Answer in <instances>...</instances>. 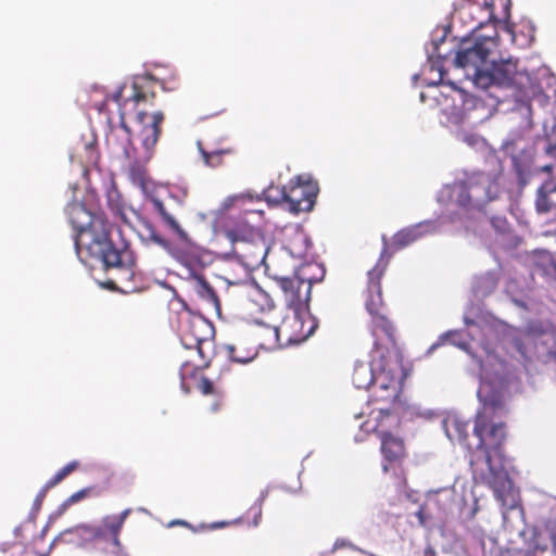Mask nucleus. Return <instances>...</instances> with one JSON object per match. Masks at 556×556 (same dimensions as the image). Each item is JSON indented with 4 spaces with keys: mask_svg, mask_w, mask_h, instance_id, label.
<instances>
[{
    "mask_svg": "<svg viewBox=\"0 0 556 556\" xmlns=\"http://www.w3.org/2000/svg\"><path fill=\"white\" fill-rule=\"evenodd\" d=\"M68 220L76 229L74 244L81 262H99L105 268H119L132 274L135 257L129 242L117 229L118 239L112 238V225L103 212H90L84 203L71 202L66 206Z\"/></svg>",
    "mask_w": 556,
    "mask_h": 556,
    "instance_id": "obj_1",
    "label": "nucleus"
},
{
    "mask_svg": "<svg viewBox=\"0 0 556 556\" xmlns=\"http://www.w3.org/2000/svg\"><path fill=\"white\" fill-rule=\"evenodd\" d=\"M265 214L263 210L245 208L236 225L227 229L226 238L231 243V253L244 267L257 269L262 265L269 273L271 268L269 247L264 235Z\"/></svg>",
    "mask_w": 556,
    "mask_h": 556,
    "instance_id": "obj_2",
    "label": "nucleus"
},
{
    "mask_svg": "<svg viewBox=\"0 0 556 556\" xmlns=\"http://www.w3.org/2000/svg\"><path fill=\"white\" fill-rule=\"evenodd\" d=\"M486 429L488 425L485 416L478 414L473 426V433L478 438L477 452L471 455L469 463L473 472L478 470L477 466L480 462L485 464L491 476L488 483L493 490L496 500L500 501L502 505L513 508L514 504L507 502V498L511 495L513 491L511 480L505 470H496L492 466L491 457L492 452L496 454L501 453L506 439L505 425L494 424L489 429L488 435L484 437Z\"/></svg>",
    "mask_w": 556,
    "mask_h": 556,
    "instance_id": "obj_3",
    "label": "nucleus"
},
{
    "mask_svg": "<svg viewBox=\"0 0 556 556\" xmlns=\"http://www.w3.org/2000/svg\"><path fill=\"white\" fill-rule=\"evenodd\" d=\"M397 418L386 407H375L368 413L359 428L365 433H376L380 440V452L383 457L382 470L388 472L390 466L402 467L407 457L404 440L394 435L391 429L397 426Z\"/></svg>",
    "mask_w": 556,
    "mask_h": 556,
    "instance_id": "obj_4",
    "label": "nucleus"
},
{
    "mask_svg": "<svg viewBox=\"0 0 556 556\" xmlns=\"http://www.w3.org/2000/svg\"><path fill=\"white\" fill-rule=\"evenodd\" d=\"M501 194L500 176L493 173L475 172L458 180L452 188L456 204L465 210H481Z\"/></svg>",
    "mask_w": 556,
    "mask_h": 556,
    "instance_id": "obj_5",
    "label": "nucleus"
},
{
    "mask_svg": "<svg viewBox=\"0 0 556 556\" xmlns=\"http://www.w3.org/2000/svg\"><path fill=\"white\" fill-rule=\"evenodd\" d=\"M492 85L513 89L516 98L527 96L533 87L531 76L520 71L518 61L511 58L491 62L485 74L478 75V87L486 89Z\"/></svg>",
    "mask_w": 556,
    "mask_h": 556,
    "instance_id": "obj_6",
    "label": "nucleus"
},
{
    "mask_svg": "<svg viewBox=\"0 0 556 556\" xmlns=\"http://www.w3.org/2000/svg\"><path fill=\"white\" fill-rule=\"evenodd\" d=\"M178 332L182 345L189 350H197L207 366L213 349V324L202 315L186 312L179 317Z\"/></svg>",
    "mask_w": 556,
    "mask_h": 556,
    "instance_id": "obj_7",
    "label": "nucleus"
},
{
    "mask_svg": "<svg viewBox=\"0 0 556 556\" xmlns=\"http://www.w3.org/2000/svg\"><path fill=\"white\" fill-rule=\"evenodd\" d=\"M368 329L374 340L371 352L375 364L381 366L383 362H402L396 328L387 313L371 316Z\"/></svg>",
    "mask_w": 556,
    "mask_h": 556,
    "instance_id": "obj_8",
    "label": "nucleus"
},
{
    "mask_svg": "<svg viewBox=\"0 0 556 556\" xmlns=\"http://www.w3.org/2000/svg\"><path fill=\"white\" fill-rule=\"evenodd\" d=\"M378 376L376 383L372 386L371 402L375 404H386V408L390 412L389 405L394 404L401 394L404 370L402 362H383L381 366L376 364Z\"/></svg>",
    "mask_w": 556,
    "mask_h": 556,
    "instance_id": "obj_9",
    "label": "nucleus"
},
{
    "mask_svg": "<svg viewBox=\"0 0 556 556\" xmlns=\"http://www.w3.org/2000/svg\"><path fill=\"white\" fill-rule=\"evenodd\" d=\"M281 289L285 300L294 311L306 308L311 301V291L313 281L300 275L292 277L280 275L278 273L269 274Z\"/></svg>",
    "mask_w": 556,
    "mask_h": 556,
    "instance_id": "obj_10",
    "label": "nucleus"
},
{
    "mask_svg": "<svg viewBox=\"0 0 556 556\" xmlns=\"http://www.w3.org/2000/svg\"><path fill=\"white\" fill-rule=\"evenodd\" d=\"M389 258L390 255H388V248L384 247L380 258L367 274L368 281L365 307L370 317L381 313H387L386 304L382 299L381 279L387 270Z\"/></svg>",
    "mask_w": 556,
    "mask_h": 556,
    "instance_id": "obj_11",
    "label": "nucleus"
},
{
    "mask_svg": "<svg viewBox=\"0 0 556 556\" xmlns=\"http://www.w3.org/2000/svg\"><path fill=\"white\" fill-rule=\"evenodd\" d=\"M319 188L317 182L303 180L300 176L285 186V197L288 210L298 214L313 210Z\"/></svg>",
    "mask_w": 556,
    "mask_h": 556,
    "instance_id": "obj_12",
    "label": "nucleus"
},
{
    "mask_svg": "<svg viewBox=\"0 0 556 556\" xmlns=\"http://www.w3.org/2000/svg\"><path fill=\"white\" fill-rule=\"evenodd\" d=\"M164 113L156 111L153 113L138 112L136 121L140 125L138 137L142 147L141 157L149 162L155 151L156 143L162 135V125L164 123Z\"/></svg>",
    "mask_w": 556,
    "mask_h": 556,
    "instance_id": "obj_13",
    "label": "nucleus"
},
{
    "mask_svg": "<svg viewBox=\"0 0 556 556\" xmlns=\"http://www.w3.org/2000/svg\"><path fill=\"white\" fill-rule=\"evenodd\" d=\"M490 43L491 39L482 38L477 40L470 48L460 50L455 58V64L467 71H472L473 81L477 85V78L480 74H485L490 63Z\"/></svg>",
    "mask_w": 556,
    "mask_h": 556,
    "instance_id": "obj_14",
    "label": "nucleus"
},
{
    "mask_svg": "<svg viewBox=\"0 0 556 556\" xmlns=\"http://www.w3.org/2000/svg\"><path fill=\"white\" fill-rule=\"evenodd\" d=\"M295 312L292 318L283 321L282 330L288 333V342L301 343L314 333L318 327V323L316 318L308 313L300 314V311Z\"/></svg>",
    "mask_w": 556,
    "mask_h": 556,
    "instance_id": "obj_15",
    "label": "nucleus"
},
{
    "mask_svg": "<svg viewBox=\"0 0 556 556\" xmlns=\"http://www.w3.org/2000/svg\"><path fill=\"white\" fill-rule=\"evenodd\" d=\"M466 546L470 551L469 556H498L506 551H513L514 556L519 554L518 549H503L494 536L485 534L482 530L472 531Z\"/></svg>",
    "mask_w": 556,
    "mask_h": 556,
    "instance_id": "obj_16",
    "label": "nucleus"
},
{
    "mask_svg": "<svg viewBox=\"0 0 556 556\" xmlns=\"http://www.w3.org/2000/svg\"><path fill=\"white\" fill-rule=\"evenodd\" d=\"M263 341H252L249 331L241 333L233 343L226 345V351L230 359L240 364H247L253 361L257 353L260 345Z\"/></svg>",
    "mask_w": 556,
    "mask_h": 556,
    "instance_id": "obj_17",
    "label": "nucleus"
},
{
    "mask_svg": "<svg viewBox=\"0 0 556 556\" xmlns=\"http://www.w3.org/2000/svg\"><path fill=\"white\" fill-rule=\"evenodd\" d=\"M534 206L538 214L553 213L556 223V181L552 178L543 181L536 189Z\"/></svg>",
    "mask_w": 556,
    "mask_h": 556,
    "instance_id": "obj_18",
    "label": "nucleus"
},
{
    "mask_svg": "<svg viewBox=\"0 0 556 556\" xmlns=\"http://www.w3.org/2000/svg\"><path fill=\"white\" fill-rule=\"evenodd\" d=\"M431 228L430 222H422L399 230L392 237L391 247L402 250L422 238Z\"/></svg>",
    "mask_w": 556,
    "mask_h": 556,
    "instance_id": "obj_19",
    "label": "nucleus"
},
{
    "mask_svg": "<svg viewBox=\"0 0 556 556\" xmlns=\"http://www.w3.org/2000/svg\"><path fill=\"white\" fill-rule=\"evenodd\" d=\"M251 334L252 341H263L260 348L269 349L276 344H279L280 333L283 332L282 327L268 325L264 321L255 320L254 325L248 329Z\"/></svg>",
    "mask_w": 556,
    "mask_h": 556,
    "instance_id": "obj_20",
    "label": "nucleus"
},
{
    "mask_svg": "<svg viewBox=\"0 0 556 556\" xmlns=\"http://www.w3.org/2000/svg\"><path fill=\"white\" fill-rule=\"evenodd\" d=\"M370 363H357L352 374V381L357 389H368L376 383L378 368L375 364V355L370 353Z\"/></svg>",
    "mask_w": 556,
    "mask_h": 556,
    "instance_id": "obj_21",
    "label": "nucleus"
},
{
    "mask_svg": "<svg viewBox=\"0 0 556 556\" xmlns=\"http://www.w3.org/2000/svg\"><path fill=\"white\" fill-rule=\"evenodd\" d=\"M197 144L204 164L211 168L224 166L227 159L235 154V149L231 147H204L201 141H198Z\"/></svg>",
    "mask_w": 556,
    "mask_h": 556,
    "instance_id": "obj_22",
    "label": "nucleus"
},
{
    "mask_svg": "<svg viewBox=\"0 0 556 556\" xmlns=\"http://www.w3.org/2000/svg\"><path fill=\"white\" fill-rule=\"evenodd\" d=\"M445 433L452 441H457L469 451L471 446L468 443V422L460 420L457 417H447L444 422Z\"/></svg>",
    "mask_w": 556,
    "mask_h": 556,
    "instance_id": "obj_23",
    "label": "nucleus"
},
{
    "mask_svg": "<svg viewBox=\"0 0 556 556\" xmlns=\"http://www.w3.org/2000/svg\"><path fill=\"white\" fill-rule=\"evenodd\" d=\"M150 201L153 210L161 216L163 223L179 238L186 239V231L181 228L174 214L168 210L166 203L156 197H152Z\"/></svg>",
    "mask_w": 556,
    "mask_h": 556,
    "instance_id": "obj_24",
    "label": "nucleus"
},
{
    "mask_svg": "<svg viewBox=\"0 0 556 556\" xmlns=\"http://www.w3.org/2000/svg\"><path fill=\"white\" fill-rule=\"evenodd\" d=\"M134 161L129 164L127 175L129 180L143 191H146L151 182L144 160Z\"/></svg>",
    "mask_w": 556,
    "mask_h": 556,
    "instance_id": "obj_25",
    "label": "nucleus"
},
{
    "mask_svg": "<svg viewBox=\"0 0 556 556\" xmlns=\"http://www.w3.org/2000/svg\"><path fill=\"white\" fill-rule=\"evenodd\" d=\"M193 288L197 294L213 308L219 307V300L214 288L205 280L202 275H194Z\"/></svg>",
    "mask_w": 556,
    "mask_h": 556,
    "instance_id": "obj_26",
    "label": "nucleus"
},
{
    "mask_svg": "<svg viewBox=\"0 0 556 556\" xmlns=\"http://www.w3.org/2000/svg\"><path fill=\"white\" fill-rule=\"evenodd\" d=\"M478 393L484 402V405L490 406L493 409L502 408L504 406L503 393L497 390L492 391L489 382H482Z\"/></svg>",
    "mask_w": 556,
    "mask_h": 556,
    "instance_id": "obj_27",
    "label": "nucleus"
},
{
    "mask_svg": "<svg viewBox=\"0 0 556 556\" xmlns=\"http://www.w3.org/2000/svg\"><path fill=\"white\" fill-rule=\"evenodd\" d=\"M106 202L112 213L123 222H126L125 203L121 192L114 185L106 190Z\"/></svg>",
    "mask_w": 556,
    "mask_h": 556,
    "instance_id": "obj_28",
    "label": "nucleus"
},
{
    "mask_svg": "<svg viewBox=\"0 0 556 556\" xmlns=\"http://www.w3.org/2000/svg\"><path fill=\"white\" fill-rule=\"evenodd\" d=\"M79 467V462L72 460L61 468L51 479H49L41 489V495L46 496L47 492L62 482L67 476L74 472Z\"/></svg>",
    "mask_w": 556,
    "mask_h": 556,
    "instance_id": "obj_29",
    "label": "nucleus"
},
{
    "mask_svg": "<svg viewBox=\"0 0 556 556\" xmlns=\"http://www.w3.org/2000/svg\"><path fill=\"white\" fill-rule=\"evenodd\" d=\"M150 83V79H144L142 81L135 80L131 84V93L129 96V101L135 102L136 104L147 101L149 96L151 98L155 97V93L153 91L148 92V84Z\"/></svg>",
    "mask_w": 556,
    "mask_h": 556,
    "instance_id": "obj_30",
    "label": "nucleus"
},
{
    "mask_svg": "<svg viewBox=\"0 0 556 556\" xmlns=\"http://www.w3.org/2000/svg\"><path fill=\"white\" fill-rule=\"evenodd\" d=\"M84 154L81 155L84 167H96L100 161V153L98 151L97 141L92 140L83 144Z\"/></svg>",
    "mask_w": 556,
    "mask_h": 556,
    "instance_id": "obj_31",
    "label": "nucleus"
},
{
    "mask_svg": "<svg viewBox=\"0 0 556 556\" xmlns=\"http://www.w3.org/2000/svg\"><path fill=\"white\" fill-rule=\"evenodd\" d=\"M531 543L534 549L540 552H545L548 549V546L551 544V539L547 534V531L544 527V525L540 527H535L533 529V535L531 539Z\"/></svg>",
    "mask_w": 556,
    "mask_h": 556,
    "instance_id": "obj_32",
    "label": "nucleus"
},
{
    "mask_svg": "<svg viewBox=\"0 0 556 556\" xmlns=\"http://www.w3.org/2000/svg\"><path fill=\"white\" fill-rule=\"evenodd\" d=\"M263 194L269 204L278 205L286 203L285 186L280 188L278 186L270 185L264 190Z\"/></svg>",
    "mask_w": 556,
    "mask_h": 556,
    "instance_id": "obj_33",
    "label": "nucleus"
},
{
    "mask_svg": "<svg viewBox=\"0 0 556 556\" xmlns=\"http://www.w3.org/2000/svg\"><path fill=\"white\" fill-rule=\"evenodd\" d=\"M197 389L203 394V395H213L215 397H222L223 392L213 383L212 380H210L205 376H201L198 383Z\"/></svg>",
    "mask_w": 556,
    "mask_h": 556,
    "instance_id": "obj_34",
    "label": "nucleus"
},
{
    "mask_svg": "<svg viewBox=\"0 0 556 556\" xmlns=\"http://www.w3.org/2000/svg\"><path fill=\"white\" fill-rule=\"evenodd\" d=\"M513 169L516 173L518 180L525 185L530 175L529 167L522 164L518 157H513Z\"/></svg>",
    "mask_w": 556,
    "mask_h": 556,
    "instance_id": "obj_35",
    "label": "nucleus"
},
{
    "mask_svg": "<svg viewBox=\"0 0 556 556\" xmlns=\"http://www.w3.org/2000/svg\"><path fill=\"white\" fill-rule=\"evenodd\" d=\"M547 534L551 539V544L553 547L554 553L556 554V517L555 518H548L543 522Z\"/></svg>",
    "mask_w": 556,
    "mask_h": 556,
    "instance_id": "obj_36",
    "label": "nucleus"
},
{
    "mask_svg": "<svg viewBox=\"0 0 556 556\" xmlns=\"http://www.w3.org/2000/svg\"><path fill=\"white\" fill-rule=\"evenodd\" d=\"M125 85H122L118 87V89L111 96V99L117 103L118 108L122 110L126 103L129 101V97L125 98L123 96Z\"/></svg>",
    "mask_w": 556,
    "mask_h": 556,
    "instance_id": "obj_37",
    "label": "nucleus"
},
{
    "mask_svg": "<svg viewBox=\"0 0 556 556\" xmlns=\"http://www.w3.org/2000/svg\"><path fill=\"white\" fill-rule=\"evenodd\" d=\"M87 492H88L87 490H80V491H78V492H76V493L72 494V495L70 496L68 501H70L71 503H76V502H78V501L83 500V498L87 495Z\"/></svg>",
    "mask_w": 556,
    "mask_h": 556,
    "instance_id": "obj_38",
    "label": "nucleus"
},
{
    "mask_svg": "<svg viewBox=\"0 0 556 556\" xmlns=\"http://www.w3.org/2000/svg\"><path fill=\"white\" fill-rule=\"evenodd\" d=\"M229 522L227 521H222V522H214V523H211L208 526H202L203 529H217V528H223V527H226L228 526Z\"/></svg>",
    "mask_w": 556,
    "mask_h": 556,
    "instance_id": "obj_39",
    "label": "nucleus"
},
{
    "mask_svg": "<svg viewBox=\"0 0 556 556\" xmlns=\"http://www.w3.org/2000/svg\"><path fill=\"white\" fill-rule=\"evenodd\" d=\"M422 556H438L434 548L432 546H427L425 549H424V553H422Z\"/></svg>",
    "mask_w": 556,
    "mask_h": 556,
    "instance_id": "obj_40",
    "label": "nucleus"
},
{
    "mask_svg": "<svg viewBox=\"0 0 556 556\" xmlns=\"http://www.w3.org/2000/svg\"><path fill=\"white\" fill-rule=\"evenodd\" d=\"M174 525H179V526H184V527H187V528H192V526L185 521V520H174L170 522V526H174Z\"/></svg>",
    "mask_w": 556,
    "mask_h": 556,
    "instance_id": "obj_41",
    "label": "nucleus"
},
{
    "mask_svg": "<svg viewBox=\"0 0 556 556\" xmlns=\"http://www.w3.org/2000/svg\"><path fill=\"white\" fill-rule=\"evenodd\" d=\"M228 201L230 202L229 205H235V203L243 201V197L238 195V197L229 198Z\"/></svg>",
    "mask_w": 556,
    "mask_h": 556,
    "instance_id": "obj_42",
    "label": "nucleus"
},
{
    "mask_svg": "<svg viewBox=\"0 0 556 556\" xmlns=\"http://www.w3.org/2000/svg\"><path fill=\"white\" fill-rule=\"evenodd\" d=\"M553 169H554V166L551 164L544 165L541 168L542 172L547 173V174H551L553 172Z\"/></svg>",
    "mask_w": 556,
    "mask_h": 556,
    "instance_id": "obj_43",
    "label": "nucleus"
},
{
    "mask_svg": "<svg viewBox=\"0 0 556 556\" xmlns=\"http://www.w3.org/2000/svg\"><path fill=\"white\" fill-rule=\"evenodd\" d=\"M549 265L556 276V256H551Z\"/></svg>",
    "mask_w": 556,
    "mask_h": 556,
    "instance_id": "obj_44",
    "label": "nucleus"
},
{
    "mask_svg": "<svg viewBox=\"0 0 556 556\" xmlns=\"http://www.w3.org/2000/svg\"><path fill=\"white\" fill-rule=\"evenodd\" d=\"M186 370H187V365H184V366H182V368H181V372H180V375H181V380H182V382H181V384H182V386H185V376H186Z\"/></svg>",
    "mask_w": 556,
    "mask_h": 556,
    "instance_id": "obj_45",
    "label": "nucleus"
},
{
    "mask_svg": "<svg viewBox=\"0 0 556 556\" xmlns=\"http://www.w3.org/2000/svg\"><path fill=\"white\" fill-rule=\"evenodd\" d=\"M405 485V477H404V473H403V470L401 471V477H400V486H404Z\"/></svg>",
    "mask_w": 556,
    "mask_h": 556,
    "instance_id": "obj_46",
    "label": "nucleus"
},
{
    "mask_svg": "<svg viewBox=\"0 0 556 556\" xmlns=\"http://www.w3.org/2000/svg\"><path fill=\"white\" fill-rule=\"evenodd\" d=\"M484 5L493 8V0H484Z\"/></svg>",
    "mask_w": 556,
    "mask_h": 556,
    "instance_id": "obj_47",
    "label": "nucleus"
},
{
    "mask_svg": "<svg viewBox=\"0 0 556 556\" xmlns=\"http://www.w3.org/2000/svg\"><path fill=\"white\" fill-rule=\"evenodd\" d=\"M41 494H42V493H41V491H40V492H39V494L37 495L36 502H39V503H40V502L45 498V496H42Z\"/></svg>",
    "mask_w": 556,
    "mask_h": 556,
    "instance_id": "obj_48",
    "label": "nucleus"
},
{
    "mask_svg": "<svg viewBox=\"0 0 556 556\" xmlns=\"http://www.w3.org/2000/svg\"><path fill=\"white\" fill-rule=\"evenodd\" d=\"M122 127L127 131V134H130V129L125 123H122Z\"/></svg>",
    "mask_w": 556,
    "mask_h": 556,
    "instance_id": "obj_49",
    "label": "nucleus"
},
{
    "mask_svg": "<svg viewBox=\"0 0 556 556\" xmlns=\"http://www.w3.org/2000/svg\"><path fill=\"white\" fill-rule=\"evenodd\" d=\"M154 240H155L156 242H159V243H162V242H163V239L157 238V237H154Z\"/></svg>",
    "mask_w": 556,
    "mask_h": 556,
    "instance_id": "obj_50",
    "label": "nucleus"
},
{
    "mask_svg": "<svg viewBox=\"0 0 556 556\" xmlns=\"http://www.w3.org/2000/svg\"><path fill=\"white\" fill-rule=\"evenodd\" d=\"M256 510H257L256 516L260 518L261 517V508L258 507Z\"/></svg>",
    "mask_w": 556,
    "mask_h": 556,
    "instance_id": "obj_51",
    "label": "nucleus"
},
{
    "mask_svg": "<svg viewBox=\"0 0 556 556\" xmlns=\"http://www.w3.org/2000/svg\"><path fill=\"white\" fill-rule=\"evenodd\" d=\"M363 415H364V413H361V414H358V415H355V419L361 418Z\"/></svg>",
    "mask_w": 556,
    "mask_h": 556,
    "instance_id": "obj_52",
    "label": "nucleus"
},
{
    "mask_svg": "<svg viewBox=\"0 0 556 556\" xmlns=\"http://www.w3.org/2000/svg\"><path fill=\"white\" fill-rule=\"evenodd\" d=\"M121 119L123 121L124 119V113L121 112Z\"/></svg>",
    "mask_w": 556,
    "mask_h": 556,
    "instance_id": "obj_53",
    "label": "nucleus"
},
{
    "mask_svg": "<svg viewBox=\"0 0 556 556\" xmlns=\"http://www.w3.org/2000/svg\"><path fill=\"white\" fill-rule=\"evenodd\" d=\"M125 153H126V156H127V157H130V154H129V152H128V151H125Z\"/></svg>",
    "mask_w": 556,
    "mask_h": 556,
    "instance_id": "obj_54",
    "label": "nucleus"
},
{
    "mask_svg": "<svg viewBox=\"0 0 556 556\" xmlns=\"http://www.w3.org/2000/svg\"><path fill=\"white\" fill-rule=\"evenodd\" d=\"M168 199H169V200H172V201H174V200H175V198H174L173 195H169V198H168Z\"/></svg>",
    "mask_w": 556,
    "mask_h": 556,
    "instance_id": "obj_55",
    "label": "nucleus"
}]
</instances>
